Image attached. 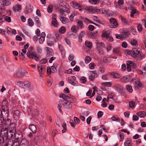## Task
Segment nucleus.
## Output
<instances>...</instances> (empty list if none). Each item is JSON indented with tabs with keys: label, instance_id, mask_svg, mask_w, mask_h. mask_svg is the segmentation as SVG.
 Here are the masks:
<instances>
[{
	"label": "nucleus",
	"instance_id": "1",
	"mask_svg": "<svg viewBox=\"0 0 146 146\" xmlns=\"http://www.w3.org/2000/svg\"><path fill=\"white\" fill-rule=\"evenodd\" d=\"M60 98H62L60 100V102L63 106L66 109L71 108L72 106L69 100H67L68 97L65 95L64 94H60L59 96Z\"/></svg>",
	"mask_w": 146,
	"mask_h": 146
},
{
	"label": "nucleus",
	"instance_id": "2",
	"mask_svg": "<svg viewBox=\"0 0 146 146\" xmlns=\"http://www.w3.org/2000/svg\"><path fill=\"white\" fill-rule=\"evenodd\" d=\"M141 49L140 48H134L132 50L127 51V54L132 57L136 58L138 60H141L142 57L140 55L141 54Z\"/></svg>",
	"mask_w": 146,
	"mask_h": 146
},
{
	"label": "nucleus",
	"instance_id": "3",
	"mask_svg": "<svg viewBox=\"0 0 146 146\" xmlns=\"http://www.w3.org/2000/svg\"><path fill=\"white\" fill-rule=\"evenodd\" d=\"M27 56L30 58L34 59L36 61H38L40 60L41 58L35 52L28 51L27 53Z\"/></svg>",
	"mask_w": 146,
	"mask_h": 146
},
{
	"label": "nucleus",
	"instance_id": "4",
	"mask_svg": "<svg viewBox=\"0 0 146 146\" xmlns=\"http://www.w3.org/2000/svg\"><path fill=\"white\" fill-rule=\"evenodd\" d=\"M8 126L6 125L3 126L1 130V135L2 136H7V137L10 139V135H9L8 131Z\"/></svg>",
	"mask_w": 146,
	"mask_h": 146
},
{
	"label": "nucleus",
	"instance_id": "5",
	"mask_svg": "<svg viewBox=\"0 0 146 146\" xmlns=\"http://www.w3.org/2000/svg\"><path fill=\"white\" fill-rule=\"evenodd\" d=\"M8 109H0V117H2L6 119L8 116Z\"/></svg>",
	"mask_w": 146,
	"mask_h": 146
},
{
	"label": "nucleus",
	"instance_id": "6",
	"mask_svg": "<svg viewBox=\"0 0 146 146\" xmlns=\"http://www.w3.org/2000/svg\"><path fill=\"white\" fill-rule=\"evenodd\" d=\"M52 20L51 24L53 26L56 28H58V24L56 20V15L55 14H53L52 15Z\"/></svg>",
	"mask_w": 146,
	"mask_h": 146
},
{
	"label": "nucleus",
	"instance_id": "7",
	"mask_svg": "<svg viewBox=\"0 0 146 146\" xmlns=\"http://www.w3.org/2000/svg\"><path fill=\"white\" fill-rule=\"evenodd\" d=\"M33 141H31L30 143L26 139H23L21 141V146H33Z\"/></svg>",
	"mask_w": 146,
	"mask_h": 146
},
{
	"label": "nucleus",
	"instance_id": "8",
	"mask_svg": "<svg viewBox=\"0 0 146 146\" xmlns=\"http://www.w3.org/2000/svg\"><path fill=\"white\" fill-rule=\"evenodd\" d=\"M133 82L135 83L134 86L136 89H139L141 88L142 86V84L141 83L140 80L138 79H133L131 81V82Z\"/></svg>",
	"mask_w": 146,
	"mask_h": 146
},
{
	"label": "nucleus",
	"instance_id": "9",
	"mask_svg": "<svg viewBox=\"0 0 146 146\" xmlns=\"http://www.w3.org/2000/svg\"><path fill=\"white\" fill-rule=\"evenodd\" d=\"M110 21L111 24V25L110 26L111 28H115L117 27L118 24L115 19L112 17L110 19Z\"/></svg>",
	"mask_w": 146,
	"mask_h": 146
},
{
	"label": "nucleus",
	"instance_id": "10",
	"mask_svg": "<svg viewBox=\"0 0 146 146\" xmlns=\"http://www.w3.org/2000/svg\"><path fill=\"white\" fill-rule=\"evenodd\" d=\"M23 136L22 133L20 131H17L14 134H13V137H14L15 140L19 139H21Z\"/></svg>",
	"mask_w": 146,
	"mask_h": 146
},
{
	"label": "nucleus",
	"instance_id": "11",
	"mask_svg": "<svg viewBox=\"0 0 146 146\" xmlns=\"http://www.w3.org/2000/svg\"><path fill=\"white\" fill-rule=\"evenodd\" d=\"M23 88L28 89L29 90L32 89L33 85L30 82L28 81H25L24 82Z\"/></svg>",
	"mask_w": 146,
	"mask_h": 146
},
{
	"label": "nucleus",
	"instance_id": "12",
	"mask_svg": "<svg viewBox=\"0 0 146 146\" xmlns=\"http://www.w3.org/2000/svg\"><path fill=\"white\" fill-rule=\"evenodd\" d=\"M12 125H13V123L11 124V127H10L9 129V133L10 134V136L11 138L13 137V134H14L15 133L17 132L16 129L14 125L12 126Z\"/></svg>",
	"mask_w": 146,
	"mask_h": 146
},
{
	"label": "nucleus",
	"instance_id": "13",
	"mask_svg": "<svg viewBox=\"0 0 146 146\" xmlns=\"http://www.w3.org/2000/svg\"><path fill=\"white\" fill-rule=\"evenodd\" d=\"M45 48L46 49V56L48 57L53 55V51L51 48L46 47Z\"/></svg>",
	"mask_w": 146,
	"mask_h": 146
},
{
	"label": "nucleus",
	"instance_id": "14",
	"mask_svg": "<svg viewBox=\"0 0 146 146\" xmlns=\"http://www.w3.org/2000/svg\"><path fill=\"white\" fill-rule=\"evenodd\" d=\"M33 7L30 4H28L27 5L25 9V13L27 14L31 12L33 10Z\"/></svg>",
	"mask_w": 146,
	"mask_h": 146
},
{
	"label": "nucleus",
	"instance_id": "15",
	"mask_svg": "<svg viewBox=\"0 0 146 146\" xmlns=\"http://www.w3.org/2000/svg\"><path fill=\"white\" fill-rule=\"evenodd\" d=\"M8 102L7 101L6 99L5 98H4L3 99V102H2V109H8V108L7 106Z\"/></svg>",
	"mask_w": 146,
	"mask_h": 146
},
{
	"label": "nucleus",
	"instance_id": "16",
	"mask_svg": "<svg viewBox=\"0 0 146 146\" xmlns=\"http://www.w3.org/2000/svg\"><path fill=\"white\" fill-rule=\"evenodd\" d=\"M115 90L118 92L120 93L121 91L122 90V87L119 84L115 83L114 86Z\"/></svg>",
	"mask_w": 146,
	"mask_h": 146
},
{
	"label": "nucleus",
	"instance_id": "17",
	"mask_svg": "<svg viewBox=\"0 0 146 146\" xmlns=\"http://www.w3.org/2000/svg\"><path fill=\"white\" fill-rule=\"evenodd\" d=\"M85 10L90 13H95V7H88L86 8Z\"/></svg>",
	"mask_w": 146,
	"mask_h": 146
},
{
	"label": "nucleus",
	"instance_id": "18",
	"mask_svg": "<svg viewBox=\"0 0 146 146\" xmlns=\"http://www.w3.org/2000/svg\"><path fill=\"white\" fill-rule=\"evenodd\" d=\"M0 2L2 5L6 6H8L11 4L10 0H0Z\"/></svg>",
	"mask_w": 146,
	"mask_h": 146
},
{
	"label": "nucleus",
	"instance_id": "19",
	"mask_svg": "<svg viewBox=\"0 0 146 146\" xmlns=\"http://www.w3.org/2000/svg\"><path fill=\"white\" fill-rule=\"evenodd\" d=\"M59 18L63 24H67L69 22L68 19L65 17H62L60 16Z\"/></svg>",
	"mask_w": 146,
	"mask_h": 146
},
{
	"label": "nucleus",
	"instance_id": "20",
	"mask_svg": "<svg viewBox=\"0 0 146 146\" xmlns=\"http://www.w3.org/2000/svg\"><path fill=\"white\" fill-rule=\"evenodd\" d=\"M13 9L15 11L20 12L21 10V6L19 5H16L13 7Z\"/></svg>",
	"mask_w": 146,
	"mask_h": 146
},
{
	"label": "nucleus",
	"instance_id": "21",
	"mask_svg": "<svg viewBox=\"0 0 146 146\" xmlns=\"http://www.w3.org/2000/svg\"><path fill=\"white\" fill-rule=\"evenodd\" d=\"M58 48L60 50L62 56L64 57L65 54V52L63 46L61 44H58Z\"/></svg>",
	"mask_w": 146,
	"mask_h": 146
},
{
	"label": "nucleus",
	"instance_id": "22",
	"mask_svg": "<svg viewBox=\"0 0 146 146\" xmlns=\"http://www.w3.org/2000/svg\"><path fill=\"white\" fill-rule=\"evenodd\" d=\"M37 69L40 73H42L45 71L46 68L44 65L38 66Z\"/></svg>",
	"mask_w": 146,
	"mask_h": 146
},
{
	"label": "nucleus",
	"instance_id": "23",
	"mask_svg": "<svg viewBox=\"0 0 146 146\" xmlns=\"http://www.w3.org/2000/svg\"><path fill=\"white\" fill-rule=\"evenodd\" d=\"M9 140L12 141L11 142V146H20V144L18 141L16 140H13L10 139Z\"/></svg>",
	"mask_w": 146,
	"mask_h": 146
},
{
	"label": "nucleus",
	"instance_id": "24",
	"mask_svg": "<svg viewBox=\"0 0 146 146\" xmlns=\"http://www.w3.org/2000/svg\"><path fill=\"white\" fill-rule=\"evenodd\" d=\"M127 65L128 66L132 67L133 68H135L136 67V65L132 61L130 60L127 61Z\"/></svg>",
	"mask_w": 146,
	"mask_h": 146
},
{
	"label": "nucleus",
	"instance_id": "25",
	"mask_svg": "<svg viewBox=\"0 0 146 146\" xmlns=\"http://www.w3.org/2000/svg\"><path fill=\"white\" fill-rule=\"evenodd\" d=\"M57 67V64L56 63H54L52 66L51 67V68L52 70V73H55L57 72L56 69Z\"/></svg>",
	"mask_w": 146,
	"mask_h": 146
},
{
	"label": "nucleus",
	"instance_id": "26",
	"mask_svg": "<svg viewBox=\"0 0 146 146\" xmlns=\"http://www.w3.org/2000/svg\"><path fill=\"white\" fill-rule=\"evenodd\" d=\"M7 136H2L0 135V144H1L3 143L6 141L8 139H10V138L7 137Z\"/></svg>",
	"mask_w": 146,
	"mask_h": 146
},
{
	"label": "nucleus",
	"instance_id": "27",
	"mask_svg": "<svg viewBox=\"0 0 146 146\" xmlns=\"http://www.w3.org/2000/svg\"><path fill=\"white\" fill-rule=\"evenodd\" d=\"M125 146H131V140L130 139H127L126 141L124 143Z\"/></svg>",
	"mask_w": 146,
	"mask_h": 146
},
{
	"label": "nucleus",
	"instance_id": "28",
	"mask_svg": "<svg viewBox=\"0 0 146 146\" xmlns=\"http://www.w3.org/2000/svg\"><path fill=\"white\" fill-rule=\"evenodd\" d=\"M20 112L18 110H15L14 113V117L15 119H18L19 117Z\"/></svg>",
	"mask_w": 146,
	"mask_h": 146
},
{
	"label": "nucleus",
	"instance_id": "29",
	"mask_svg": "<svg viewBox=\"0 0 146 146\" xmlns=\"http://www.w3.org/2000/svg\"><path fill=\"white\" fill-rule=\"evenodd\" d=\"M136 114L140 117H143L146 115V112L144 111H140L137 113Z\"/></svg>",
	"mask_w": 146,
	"mask_h": 146
},
{
	"label": "nucleus",
	"instance_id": "30",
	"mask_svg": "<svg viewBox=\"0 0 146 146\" xmlns=\"http://www.w3.org/2000/svg\"><path fill=\"white\" fill-rule=\"evenodd\" d=\"M102 47H105V45L104 43L102 42H97V48H101Z\"/></svg>",
	"mask_w": 146,
	"mask_h": 146
},
{
	"label": "nucleus",
	"instance_id": "31",
	"mask_svg": "<svg viewBox=\"0 0 146 146\" xmlns=\"http://www.w3.org/2000/svg\"><path fill=\"white\" fill-rule=\"evenodd\" d=\"M110 74L111 76V77L112 78H117L119 77V76L117 73L115 72H110Z\"/></svg>",
	"mask_w": 146,
	"mask_h": 146
},
{
	"label": "nucleus",
	"instance_id": "32",
	"mask_svg": "<svg viewBox=\"0 0 146 146\" xmlns=\"http://www.w3.org/2000/svg\"><path fill=\"white\" fill-rule=\"evenodd\" d=\"M138 12L135 9H131V17H133L134 15H136L137 14Z\"/></svg>",
	"mask_w": 146,
	"mask_h": 146
},
{
	"label": "nucleus",
	"instance_id": "33",
	"mask_svg": "<svg viewBox=\"0 0 146 146\" xmlns=\"http://www.w3.org/2000/svg\"><path fill=\"white\" fill-rule=\"evenodd\" d=\"M110 32L109 31H106L104 32L102 35L103 37L106 38H108L109 37Z\"/></svg>",
	"mask_w": 146,
	"mask_h": 146
},
{
	"label": "nucleus",
	"instance_id": "34",
	"mask_svg": "<svg viewBox=\"0 0 146 146\" xmlns=\"http://www.w3.org/2000/svg\"><path fill=\"white\" fill-rule=\"evenodd\" d=\"M83 24L82 21H79L77 23V27L78 29H81L82 28Z\"/></svg>",
	"mask_w": 146,
	"mask_h": 146
},
{
	"label": "nucleus",
	"instance_id": "35",
	"mask_svg": "<svg viewBox=\"0 0 146 146\" xmlns=\"http://www.w3.org/2000/svg\"><path fill=\"white\" fill-rule=\"evenodd\" d=\"M126 88L127 91L130 93H131L133 92L132 87L130 85H127L126 86Z\"/></svg>",
	"mask_w": 146,
	"mask_h": 146
},
{
	"label": "nucleus",
	"instance_id": "36",
	"mask_svg": "<svg viewBox=\"0 0 146 146\" xmlns=\"http://www.w3.org/2000/svg\"><path fill=\"white\" fill-rule=\"evenodd\" d=\"M85 44L89 48H92V43L91 42L87 40H86L85 41Z\"/></svg>",
	"mask_w": 146,
	"mask_h": 146
},
{
	"label": "nucleus",
	"instance_id": "37",
	"mask_svg": "<svg viewBox=\"0 0 146 146\" xmlns=\"http://www.w3.org/2000/svg\"><path fill=\"white\" fill-rule=\"evenodd\" d=\"M78 29L77 27L75 26H72L71 28V31L74 33H76L78 31Z\"/></svg>",
	"mask_w": 146,
	"mask_h": 146
},
{
	"label": "nucleus",
	"instance_id": "38",
	"mask_svg": "<svg viewBox=\"0 0 146 146\" xmlns=\"http://www.w3.org/2000/svg\"><path fill=\"white\" fill-rule=\"evenodd\" d=\"M120 49L119 47L114 48L113 50V52L115 54H118L120 52Z\"/></svg>",
	"mask_w": 146,
	"mask_h": 146
},
{
	"label": "nucleus",
	"instance_id": "39",
	"mask_svg": "<svg viewBox=\"0 0 146 146\" xmlns=\"http://www.w3.org/2000/svg\"><path fill=\"white\" fill-rule=\"evenodd\" d=\"M29 128L33 132H34L36 129V126L34 125H31L29 126Z\"/></svg>",
	"mask_w": 146,
	"mask_h": 146
},
{
	"label": "nucleus",
	"instance_id": "40",
	"mask_svg": "<svg viewBox=\"0 0 146 146\" xmlns=\"http://www.w3.org/2000/svg\"><path fill=\"white\" fill-rule=\"evenodd\" d=\"M129 35L128 32L127 31L123 32L121 34L123 39L127 37Z\"/></svg>",
	"mask_w": 146,
	"mask_h": 146
},
{
	"label": "nucleus",
	"instance_id": "41",
	"mask_svg": "<svg viewBox=\"0 0 146 146\" xmlns=\"http://www.w3.org/2000/svg\"><path fill=\"white\" fill-rule=\"evenodd\" d=\"M102 84L104 86H106L108 87H110L111 86L112 84L110 82H103L102 83Z\"/></svg>",
	"mask_w": 146,
	"mask_h": 146
},
{
	"label": "nucleus",
	"instance_id": "42",
	"mask_svg": "<svg viewBox=\"0 0 146 146\" xmlns=\"http://www.w3.org/2000/svg\"><path fill=\"white\" fill-rule=\"evenodd\" d=\"M68 79L69 83L71 84L74 86L77 85V83L76 82L73 81L72 80L70 79V78H68Z\"/></svg>",
	"mask_w": 146,
	"mask_h": 146
},
{
	"label": "nucleus",
	"instance_id": "43",
	"mask_svg": "<svg viewBox=\"0 0 146 146\" xmlns=\"http://www.w3.org/2000/svg\"><path fill=\"white\" fill-rule=\"evenodd\" d=\"M59 32L61 34H64L66 31V29L64 27L62 26L59 30Z\"/></svg>",
	"mask_w": 146,
	"mask_h": 146
},
{
	"label": "nucleus",
	"instance_id": "44",
	"mask_svg": "<svg viewBox=\"0 0 146 146\" xmlns=\"http://www.w3.org/2000/svg\"><path fill=\"white\" fill-rule=\"evenodd\" d=\"M91 59L89 56H86L85 58V62L86 63H88L91 60Z\"/></svg>",
	"mask_w": 146,
	"mask_h": 146
},
{
	"label": "nucleus",
	"instance_id": "45",
	"mask_svg": "<svg viewBox=\"0 0 146 146\" xmlns=\"http://www.w3.org/2000/svg\"><path fill=\"white\" fill-rule=\"evenodd\" d=\"M53 6L52 5H50L48 6L47 11L48 13H51L52 12Z\"/></svg>",
	"mask_w": 146,
	"mask_h": 146
},
{
	"label": "nucleus",
	"instance_id": "46",
	"mask_svg": "<svg viewBox=\"0 0 146 146\" xmlns=\"http://www.w3.org/2000/svg\"><path fill=\"white\" fill-rule=\"evenodd\" d=\"M131 44L132 45H137L138 42L136 40L133 39L131 41Z\"/></svg>",
	"mask_w": 146,
	"mask_h": 146
},
{
	"label": "nucleus",
	"instance_id": "47",
	"mask_svg": "<svg viewBox=\"0 0 146 146\" xmlns=\"http://www.w3.org/2000/svg\"><path fill=\"white\" fill-rule=\"evenodd\" d=\"M90 2L92 4H98L99 2V0H89Z\"/></svg>",
	"mask_w": 146,
	"mask_h": 146
},
{
	"label": "nucleus",
	"instance_id": "48",
	"mask_svg": "<svg viewBox=\"0 0 146 146\" xmlns=\"http://www.w3.org/2000/svg\"><path fill=\"white\" fill-rule=\"evenodd\" d=\"M82 5L80 3L76 2L74 8L76 9H78L79 8H81V7H82Z\"/></svg>",
	"mask_w": 146,
	"mask_h": 146
},
{
	"label": "nucleus",
	"instance_id": "49",
	"mask_svg": "<svg viewBox=\"0 0 146 146\" xmlns=\"http://www.w3.org/2000/svg\"><path fill=\"white\" fill-rule=\"evenodd\" d=\"M11 121L10 119H7L5 122V125H6V126H8L11 124Z\"/></svg>",
	"mask_w": 146,
	"mask_h": 146
},
{
	"label": "nucleus",
	"instance_id": "50",
	"mask_svg": "<svg viewBox=\"0 0 146 146\" xmlns=\"http://www.w3.org/2000/svg\"><path fill=\"white\" fill-rule=\"evenodd\" d=\"M80 80L82 83L84 84L86 82L87 80L86 78L85 77L82 76L80 79Z\"/></svg>",
	"mask_w": 146,
	"mask_h": 146
},
{
	"label": "nucleus",
	"instance_id": "51",
	"mask_svg": "<svg viewBox=\"0 0 146 146\" xmlns=\"http://www.w3.org/2000/svg\"><path fill=\"white\" fill-rule=\"evenodd\" d=\"M65 95L66 96H68V97L67 98V100H68V99H70L72 101H74L75 100V98L74 97L70 95H66L65 94Z\"/></svg>",
	"mask_w": 146,
	"mask_h": 146
},
{
	"label": "nucleus",
	"instance_id": "52",
	"mask_svg": "<svg viewBox=\"0 0 146 146\" xmlns=\"http://www.w3.org/2000/svg\"><path fill=\"white\" fill-rule=\"evenodd\" d=\"M111 119L113 121H117L118 122H119L120 121V118L115 116H113L112 117Z\"/></svg>",
	"mask_w": 146,
	"mask_h": 146
},
{
	"label": "nucleus",
	"instance_id": "53",
	"mask_svg": "<svg viewBox=\"0 0 146 146\" xmlns=\"http://www.w3.org/2000/svg\"><path fill=\"white\" fill-rule=\"evenodd\" d=\"M127 78L126 76H125L122 78L120 79V81L124 83L127 82Z\"/></svg>",
	"mask_w": 146,
	"mask_h": 146
},
{
	"label": "nucleus",
	"instance_id": "54",
	"mask_svg": "<svg viewBox=\"0 0 146 146\" xmlns=\"http://www.w3.org/2000/svg\"><path fill=\"white\" fill-rule=\"evenodd\" d=\"M17 84L19 86L23 88L24 82H23L21 81H19V82H17Z\"/></svg>",
	"mask_w": 146,
	"mask_h": 146
},
{
	"label": "nucleus",
	"instance_id": "55",
	"mask_svg": "<svg viewBox=\"0 0 146 146\" xmlns=\"http://www.w3.org/2000/svg\"><path fill=\"white\" fill-rule=\"evenodd\" d=\"M4 118H3L2 117H0V127H1L3 124L4 120H5Z\"/></svg>",
	"mask_w": 146,
	"mask_h": 146
},
{
	"label": "nucleus",
	"instance_id": "56",
	"mask_svg": "<svg viewBox=\"0 0 146 146\" xmlns=\"http://www.w3.org/2000/svg\"><path fill=\"white\" fill-rule=\"evenodd\" d=\"M29 25L32 26L33 25L34 23L31 19H29L28 20Z\"/></svg>",
	"mask_w": 146,
	"mask_h": 146
},
{
	"label": "nucleus",
	"instance_id": "57",
	"mask_svg": "<svg viewBox=\"0 0 146 146\" xmlns=\"http://www.w3.org/2000/svg\"><path fill=\"white\" fill-rule=\"evenodd\" d=\"M137 30L141 32L142 30V25L141 24H139L137 26Z\"/></svg>",
	"mask_w": 146,
	"mask_h": 146
},
{
	"label": "nucleus",
	"instance_id": "58",
	"mask_svg": "<svg viewBox=\"0 0 146 146\" xmlns=\"http://www.w3.org/2000/svg\"><path fill=\"white\" fill-rule=\"evenodd\" d=\"M103 114V112L102 111H99L98 112L97 114L98 117L99 118H100L102 117Z\"/></svg>",
	"mask_w": 146,
	"mask_h": 146
},
{
	"label": "nucleus",
	"instance_id": "59",
	"mask_svg": "<svg viewBox=\"0 0 146 146\" xmlns=\"http://www.w3.org/2000/svg\"><path fill=\"white\" fill-rule=\"evenodd\" d=\"M135 105V104L134 102L132 101H130L129 103V106L131 108L133 107Z\"/></svg>",
	"mask_w": 146,
	"mask_h": 146
},
{
	"label": "nucleus",
	"instance_id": "60",
	"mask_svg": "<svg viewBox=\"0 0 146 146\" xmlns=\"http://www.w3.org/2000/svg\"><path fill=\"white\" fill-rule=\"evenodd\" d=\"M74 120L75 123L76 124H79L80 122V120L79 119L76 117H74Z\"/></svg>",
	"mask_w": 146,
	"mask_h": 146
},
{
	"label": "nucleus",
	"instance_id": "61",
	"mask_svg": "<svg viewBox=\"0 0 146 146\" xmlns=\"http://www.w3.org/2000/svg\"><path fill=\"white\" fill-rule=\"evenodd\" d=\"M5 20L8 22L9 23L11 21V19L10 17L9 16H6L5 18Z\"/></svg>",
	"mask_w": 146,
	"mask_h": 146
},
{
	"label": "nucleus",
	"instance_id": "62",
	"mask_svg": "<svg viewBox=\"0 0 146 146\" xmlns=\"http://www.w3.org/2000/svg\"><path fill=\"white\" fill-rule=\"evenodd\" d=\"M94 65H95L93 63H90L89 64V66L90 68L91 69H94Z\"/></svg>",
	"mask_w": 146,
	"mask_h": 146
},
{
	"label": "nucleus",
	"instance_id": "63",
	"mask_svg": "<svg viewBox=\"0 0 146 146\" xmlns=\"http://www.w3.org/2000/svg\"><path fill=\"white\" fill-rule=\"evenodd\" d=\"M122 37V36L121 35L116 34V37L117 38L120 39L121 40H123V39Z\"/></svg>",
	"mask_w": 146,
	"mask_h": 146
},
{
	"label": "nucleus",
	"instance_id": "64",
	"mask_svg": "<svg viewBox=\"0 0 146 146\" xmlns=\"http://www.w3.org/2000/svg\"><path fill=\"white\" fill-rule=\"evenodd\" d=\"M102 79L104 80H107L108 79V76L106 75H104L102 76Z\"/></svg>",
	"mask_w": 146,
	"mask_h": 146
}]
</instances>
